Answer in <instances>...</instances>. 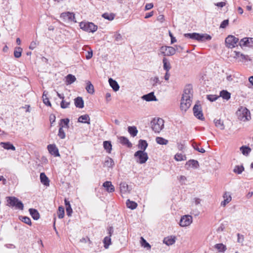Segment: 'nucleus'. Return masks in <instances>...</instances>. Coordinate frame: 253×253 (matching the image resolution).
Returning <instances> with one entry per match:
<instances>
[{"label": "nucleus", "mask_w": 253, "mask_h": 253, "mask_svg": "<svg viewBox=\"0 0 253 253\" xmlns=\"http://www.w3.org/2000/svg\"><path fill=\"white\" fill-rule=\"evenodd\" d=\"M64 209L63 207H59L57 211L58 216L59 218H63L64 216Z\"/></svg>", "instance_id": "nucleus-46"}, {"label": "nucleus", "mask_w": 253, "mask_h": 253, "mask_svg": "<svg viewBox=\"0 0 253 253\" xmlns=\"http://www.w3.org/2000/svg\"><path fill=\"white\" fill-rule=\"evenodd\" d=\"M214 123L215 126L218 128L219 129L221 130H223L224 129L223 121L221 120L220 119H215L214 120Z\"/></svg>", "instance_id": "nucleus-29"}, {"label": "nucleus", "mask_w": 253, "mask_h": 253, "mask_svg": "<svg viewBox=\"0 0 253 253\" xmlns=\"http://www.w3.org/2000/svg\"><path fill=\"white\" fill-rule=\"evenodd\" d=\"M29 212L31 215L34 219L37 220L40 218L39 213L36 210L33 209H30Z\"/></svg>", "instance_id": "nucleus-34"}, {"label": "nucleus", "mask_w": 253, "mask_h": 253, "mask_svg": "<svg viewBox=\"0 0 253 253\" xmlns=\"http://www.w3.org/2000/svg\"><path fill=\"white\" fill-rule=\"evenodd\" d=\"M108 233L109 234V236H111L113 232V228L112 227H109L108 229Z\"/></svg>", "instance_id": "nucleus-62"}, {"label": "nucleus", "mask_w": 253, "mask_h": 253, "mask_svg": "<svg viewBox=\"0 0 253 253\" xmlns=\"http://www.w3.org/2000/svg\"><path fill=\"white\" fill-rule=\"evenodd\" d=\"M76 78L75 76L69 74L66 78V83L67 84H70L75 82Z\"/></svg>", "instance_id": "nucleus-36"}, {"label": "nucleus", "mask_w": 253, "mask_h": 253, "mask_svg": "<svg viewBox=\"0 0 253 253\" xmlns=\"http://www.w3.org/2000/svg\"><path fill=\"white\" fill-rule=\"evenodd\" d=\"M223 201L220 203V206L222 207H225L232 200L231 194L230 192L225 191L222 195Z\"/></svg>", "instance_id": "nucleus-13"}, {"label": "nucleus", "mask_w": 253, "mask_h": 253, "mask_svg": "<svg viewBox=\"0 0 253 253\" xmlns=\"http://www.w3.org/2000/svg\"><path fill=\"white\" fill-rule=\"evenodd\" d=\"M66 212L68 216H70L72 213V209L71 208V205H68L67 207H66Z\"/></svg>", "instance_id": "nucleus-55"}, {"label": "nucleus", "mask_w": 253, "mask_h": 253, "mask_svg": "<svg viewBox=\"0 0 253 253\" xmlns=\"http://www.w3.org/2000/svg\"><path fill=\"white\" fill-rule=\"evenodd\" d=\"M225 45L228 48H232L236 45L239 42V39L233 35H229L225 39Z\"/></svg>", "instance_id": "nucleus-9"}, {"label": "nucleus", "mask_w": 253, "mask_h": 253, "mask_svg": "<svg viewBox=\"0 0 253 253\" xmlns=\"http://www.w3.org/2000/svg\"><path fill=\"white\" fill-rule=\"evenodd\" d=\"M214 247L218 252L220 253H223L226 250V246L222 243L216 244L214 245Z\"/></svg>", "instance_id": "nucleus-32"}, {"label": "nucleus", "mask_w": 253, "mask_h": 253, "mask_svg": "<svg viewBox=\"0 0 253 253\" xmlns=\"http://www.w3.org/2000/svg\"><path fill=\"white\" fill-rule=\"evenodd\" d=\"M108 81L110 85L115 91H117L119 90L120 86L116 81L114 80L112 78H110Z\"/></svg>", "instance_id": "nucleus-21"}, {"label": "nucleus", "mask_w": 253, "mask_h": 253, "mask_svg": "<svg viewBox=\"0 0 253 253\" xmlns=\"http://www.w3.org/2000/svg\"><path fill=\"white\" fill-rule=\"evenodd\" d=\"M0 145L5 149L15 150V147L10 142H0Z\"/></svg>", "instance_id": "nucleus-27"}, {"label": "nucleus", "mask_w": 253, "mask_h": 253, "mask_svg": "<svg viewBox=\"0 0 253 253\" xmlns=\"http://www.w3.org/2000/svg\"><path fill=\"white\" fill-rule=\"evenodd\" d=\"M153 7V4L152 3H147L145 6V10H148Z\"/></svg>", "instance_id": "nucleus-57"}, {"label": "nucleus", "mask_w": 253, "mask_h": 253, "mask_svg": "<svg viewBox=\"0 0 253 253\" xmlns=\"http://www.w3.org/2000/svg\"><path fill=\"white\" fill-rule=\"evenodd\" d=\"M40 179L41 182L45 186H49V179L44 173H41L40 174Z\"/></svg>", "instance_id": "nucleus-28"}, {"label": "nucleus", "mask_w": 253, "mask_h": 253, "mask_svg": "<svg viewBox=\"0 0 253 253\" xmlns=\"http://www.w3.org/2000/svg\"><path fill=\"white\" fill-rule=\"evenodd\" d=\"M47 149L50 154L54 155L55 157L60 156L58 149L55 144H49L47 146Z\"/></svg>", "instance_id": "nucleus-16"}, {"label": "nucleus", "mask_w": 253, "mask_h": 253, "mask_svg": "<svg viewBox=\"0 0 253 253\" xmlns=\"http://www.w3.org/2000/svg\"><path fill=\"white\" fill-rule=\"evenodd\" d=\"M141 244L142 246H143L144 248H146L149 250L151 249V246L150 244L147 243L143 237H141Z\"/></svg>", "instance_id": "nucleus-49"}, {"label": "nucleus", "mask_w": 253, "mask_h": 253, "mask_svg": "<svg viewBox=\"0 0 253 253\" xmlns=\"http://www.w3.org/2000/svg\"><path fill=\"white\" fill-rule=\"evenodd\" d=\"M244 170V168L242 165H237L233 169V171L237 174H241Z\"/></svg>", "instance_id": "nucleus-42"}, {"label": "nucleus", "mask_w": 253, "mask_h": 253, "mask_svg": "<svg viewBox=\"0 0 253 253\" xmlns=\"http://www.w3.org/2000/svg\"><path fill=\"white\" fill-rule=\"evenodd\" d=\"M142 98L143 100H145L147 101H156L157 99L156 96L154 95L153 92H151L147 94L144 95L142 97Z\"/></svg>", "instance_id": "nucleus-22"}, {"label": "nucleus", "mask_w": 253, "mask_h": 253, "mask_svg": "<svg viewBox=\"0 0 253 253\" xmlns=\"http://www.w3.org/2000/svg\"><path fill=\"white\" fill-rule=\"evenodd\" d=\"M193 110L194 115L197 118L201 120L204 119L202 107L199 103L194 105Z\"/></svg>", "instance_id": "nucleus-11"}, {"label": "nucleus", "mask_w": 253, "mask_h": 253, "mask_svg": "<svg viewBox=\"0 0 253 253\" xmlns=\"http://www.w3.org/2000/svg\"><path fill=\"white\" fill-rule=\"evenodd\" d=\"M80 27L83 30L94 33L97 30V26L92 22H82L80 23Z\"/></svg>", "instance_id": "nucleus-6"}, {"label": "nucleus", "mask_w": 253, "mask_h": 253, "mask_svg": "<svg viewBox=\"0 0 253 253\" xmlns=\"http://www.w3.org/2000/svg\"><path fill=\"white\" fill-rule=\"evenodd\" d=\"M153 15H154V12L153 11H151V12H150L149 13H147L145 15V19H148V18L151 17V16H152Z\"/></svg>", "instance_id": "nucleus-59"}, {"label": "nucleus", "mask_w": 253, "mask_h": 253, "mask_svg": "<svg viewBox=\"0 0 253 253\" xmlns=\"http://www.w3.org/2000/svg\"><path fill=\"white\" fill-rule=\"evenodd\" d=\"M184 37L197 40L200 42H205L207 41H210L211 39V37L208 34L197 33L185 34Z\"/></svg>", "instance_id": "nucleus-2"}, {"label": "nucleus", "mask_w": 253, "mask_h": 253, "mask_svg": "<svg viewBox=\"0 0 253 253\" xmlns=\"http://www.w3.org/2000/svg\"><path fill=\"white\" fill-rule=\"evenodd\" d=\"M114 165L113 160L110 158H107L105 161V165L108 167H112Z\"/></svg>", "instance_id": "nucleus-47"}, {"label": "nucleus", "mask_w": 253, "mask_h": 253, "mask_svg": "<svg viewBox=\"0 0 253 253\" xmlns=\"http://www.w3.org/2000/svg\"><path fill=\"white\" fill-rule=\"evenodd\" d=\"M104 246L105 249H108L111 244V236L106 237L103 240Z\"/></svg>", "instance_id": "nucleus-43"}, {"label": "nucleus", "mask_w": 253, "mask_h": 253, "mask_svg": "<svg viewBox=\"0 0 253 253\" xmlns=\"http://www.w3.org/2000/svg\"><path fill=\"white\" fill-rule=\"evenodd\" d=\"M176 239L174 236H169L164 238L163 242L168 246L172 245L175 243Z\"/></svg>", "instance_id": "nucleus-19"}, {"label": "nucleus", "mask_w": 253, "mask_h": 253, "mask_svg": "<svg viewBox=\"0 0 253 253\" xmlns=\"http://www.w3.org/2000/svg\"><path fill=\"white\" fill-rule=\"evenodd\" d=\"M92 50H90V51H88L85 55L86 58L87 59H89L92 57Z\"/></svg>", "instance_id": "nucleus-58"}, {"label": "nucleus", "mask_w": 253, "mask_h": 253, "mask_svg": "<svg viewBox=\"0 0 253 253\" xmlns=\"http://www.w3.org/2000/svg\"><path fill=\"white\" fill-rule=\"evenodd\" d=\"M228 25V20H224L221 24H220V27L221 28H225Z\"/></svg>", "instance_id": "nucleus-56"}, {"label": "nucleus", "mask_w": 253, "mask_h": 253, "mask_svg": "<svg viewBox=\"0 0 253 253\" xmlns=\"http://www.w3.org/2000/svg\"><path fill=\"white\" fill-rule=\"evenodd\" d=\"M61 18L66 22H76L74 14L70 12H63L61 14Z\"/></svg>", "instance_id": "nucleus-15"}, {"label": "nucleus", "mask_w": 253, "mask_h": 253, "mask_svg": "<svg viewBox=\"0 0 253 253\" xmlns=\"http://www.w3.org/2000/svg\"><path fill=\"white\" fill-rule=\"evenodd\" d=\"M128 131L133 137L136 136L138 132L137 129L135 126H129L128 127Z\"/></svg>", "instance_id": "nucleus-41"}, {"label": "nucleus", "mask_w": 253, "mask_h": 253, "mask_svg": "<svg viewBox=\"0 0 253 253\" xmlns=\"http://www.w3.org/2000/svg\"><path fill=\"white\" fill-rule=\"evenodd\" d=\"M219 97H221L223 99L226 101L230 99L231 93L226 90H223L220 92Z\"/></svg>", "instance_id": "nucleus-26"}, {"label": "nucleus", "mask_w": 253, "mask_h": 253, "mask_svg": "<svg viewBox=\"0 0 253 253\" xmlns=\"http://www.w3.org/2000/svg\"><path fill=\"white\" fill-rule=\"evenodd\" d=\"M111 94L110 93H107L106 94V99L107 101H109L111 100Z\"/></svg>", "instance_id": "nucleus-63"}, {"label": "nucleus", "mask_w": 253, "mask_h": 253, "mask_svg": "<svg viewBox=\"0 0 253 253\" xmlns=\"http://www.w3.org/2000/svg\"><path fill=\"white\" fill-rule=\"evenodd\" d=\"M151 127L155 132H160L164 126V121L161 118H154L151 123Z\"/></svg>", "instance_id": "nucleus-4"}, {"label": "nucleus", "mask_w": 253, "mask_h": 253, "mask_svg": "<svg viewBox=\"0 0 253 253\" xmlns=\"http://www.w3.org/2000/svg\"><path fill=\"white\" fill-rule=\"evenodd\" d=\"M103 186L106 188L108 192H113L115 191V187L110 181L105 182L103 184Z\"/></svg>", "instance_id": "nucleus-20"}, {"label": "nucleus", "mask_w": 253, "mask_h": 253, "mask_svg": "<svg viewBox=\"0 0 253 253\" xmlns=\"http://www.w3.org/2000/svg\"><path fill=\"white\" fill-rule=\"evenodd\" d=\"M103 147L104 149L106 150V151L110 153L112 150V144L110 141H105L103 142Z\"/></svg>", "instance_id": "nucleus-37"}, {"label": "nucleus", "mask_w": 253, "mask_h": 253, "mask_svg": "<svg viewBox=\"0 0 253 253\" xmlns=\"http://www.w3.org/2000/svg\"><path fill=\"white\" fill-rule=\"evenodd\" d=\"M21 221L26 224H27L29 225H31L32 224L31 219L29 217H26V216H22L20 218Z\"/></svg>", "instance_id": "nucleus-51"}, {"label": "nucleus", "mask_w": 253, "mask_h": 253, "mask_svg": "<svg viewBox=\"0 0 253 253\" xmlns=\"http://www.w3.org/2000/svg\"><path fill=\"white\" fill-rule=\"evenodd\" d=\"M85 89L87 92L90 94H93L94 92L93 85L89 81H88L86 83V86Z\"/></svg>", "instance_id": "nucleus-39"}, {"label": "nucleus", "mask_w": 253, "mask_h": 253, "mask_svg": "<svg viewBox=\"0 0 253 253\" xmlns=\"http://www.w3.org/2000/svg\"><path fill=\"white\" fill-rule=\"evenodd\" d=\"M219 97V96H217L216 95H212V94H210V95H207V98L210 100V101L211 102H213L214 101H215L217 99V98H218Z\"/></svg>", "instance_id": "nucleus-50"}, {"label": "nucleus", "mask_w": 253, "mask_h": 253, "mask_svg": "<svg viewBox=\"0 0 253 253\" xmlns=\"http://www.w3.org/2000/svg\"><path fill=\"white\" fill-rule=\"evenodd\" d=\"M126 205L128 208L134 210L137 207V205L135 202L127 200L126 202Z\"/></svg>", "instance_id": "nucleus-40"}, {"label": "nucleus", "mask_w": 253, "mask_h": 253, "mask_svg": "<svg viewBox=\"0 0 253 253\" xmlns=\"http://www.w3.org/2000/svg\"><path fill=\"white\" fill-rule=\"evenodd\" d=\"M134 157L137 163L143 164L146 162L148 159V156L147 153L143 150H138L134 153Z\"/></svg>", "instance_id": "nucleus-5"}, {"label": "nucleus", "mask_w": 253, "mask_h": 253, "mask_svg": "<svg viewBox=\"0 0 253 253\" xmlns=\"http://www.w3.org/2000/svg\"><path fill=\"white\" fill-rule=\"evenodd\" d=\"M253 191H250L247 194V197L248 198H251L253 196Z\"/></svg>", "instance_id": "nucleus-64"}, {"label": "nucleus", "mask_w": 253, "mask_h": 253, "mask_svg": "<svg viewBox=\"0 0 253 253\" xmlns=\"http://www.w3.org/2000/svg\"><path fill=\"white\" fill-rule=\"evenodd\" d=\"M156 141L157 143L161 145H167L168 143V140L164 139L163 137H157L156 138Z\"/></svg>", "instance_id": "nucleus-44"}, {"label": "nucleus", "mask_w": 253, "mask_h": 253, "mask_svg": "<svg viewBox=\"0 0 253 253\" xmlns=\"http://www.w3.org/2000/svg\"><path fill=\"white\" fill-rule=\"evenodd\" d=\"M160 51L165 56H171L175 53L176 49L172 46H164L161 47Z\"/></svg>", "instance_id": "nucleus-10"}, {"label": "nucleus", "mask_w": 253, "mask_h": 253, "mask_svg": "<svg viewBox=\"0 0 253 253\" xmlns=\"http://www.w3.org/2000/svg\"><path fill=\"white\" fill-rule=\"evenodd\" d=\"M75 104L77 107L83 108L84 106V101L82 97H78L75 99Z\"/></svg>", "instance_id": "nucleus-31"}, {"label": "nucleus", "mask_w": 253, "mask_h": 253, "mask_svg": "<svg viewBox=\"0 0 253 253\" xmlns=\"http://www.w3.org/2000/svg\"><path fill=\"white\" fill-rule=\"evenodd\" d=\"M148 146V143L145 140H140L138 141V147L140 150L145 151Z\"/></svg>", "instance_id": "nucleus-33"}, {"label": "nucleus", "mask_w": 253, "mask_h": 253, "mask_svg": "<svg viewBox=\"0 0 253 253\" xmlns=\"http://www.w3.org/2000/svg\"><path fill=\"white\" fill-rule=\"evenodd\" d=\"M174 160L177 162H180L186 160V156L182 153H177L174 156Z\"/></svg>", "instance_id": "nucleus-23"}, {"label": "nucleus", "mask_w": 253, "mask_h": 253, "mask_svg": "<svg viewBox=\"0 0 253 253\" xmlns=\"http://www.w3.org/2000/svg\"><path fill=\"white\" fill-rule=\"evenodd\" d=\"M193 96L192 89L190 86L185 88L180 103V109L186 112L190 107Z\"/></svg>", "instance_id": "nucleus-1"}, {"label": "nucleus", "mask_w": 253, "mask_h": 253, "mask_svg": "<svg viewBox=\"0 0 253 253\" xmlns=\"http://www.w3.org/2000/svg\"><path fill=\"white\" fill-rule=\"evenodd\" d=\"M22 49L20 47H17L15 48L14 55L16 58H19L21 56Z\"/></svg>", "instance_id": "nucleus-45"}, {"label": "nucleus", "mask_w": 253, "mask_h": 253, "mask_svg": "<svg viewBox=\"0 0 253 253\" xmlns=\"http://www.w3.org/2000/svg\"><path fill=\"white\" fill-rule=\"evenodd\" d=\"M240 150L242 153L245 156H248L251 152V149L248 146H243L240 147Z\"/></svg>", "instance_id": "nucleus-35"}, {"label": "nucleus", "mask_w": 253, "mask_h": 253, "mask_svg": "<svg viewBox=\"0 0 253 253\" xmlns=\"http://www.w3.org/2000/svg\"><path fill=\"white\" fill-rule=\"evenodd\" d=\"M169 77H170V74H169V72H166V74L165 75V76H164L165 80L166 81H169Z\"/></svg>", "instance_id": "nucleus-61"}, {"label": "nucleus", "mask_w": 253, "mask_h": 253, "mask_svg": "<svg viewBox=\"0 0 253 253\" xmlns=\"http://www.w3.org/2000/svg\"><path fill=\"white\" fill-rule=\"evenodd\" d=\"M38 42L37 41H33L30 43V45L29 46V48L30 49L33 50L36 47V46L38 45Z\"/></svg>", "instance_id": "nucleus-54"}, {"label": "nucleus", "mask_w": 253, "mask_h": 253, "mask_svg": "<svg viewBox=\"0 0 253 253\" xmlns=\"http://www.w3.org/2000/svg\"><path fill=\"white\" fill-rule=\"evenodd\" d=\"M102 17L109 21H112L114 19V15L113 14L105 13L102 15Z\"/></svg>", "instance_id": "nucleus-48"}, {"label": "nucleus", "mask_w": 253, "mask_h": 253, "mask_svg": "<svg viewBox=\"0 0 253 253\" xmlns=\"http://www.w3.org/2000/svg\"><path fill=\"white\" fill-rule=\"evenodd\" d=\"M193 222V217L190 215H184L181 217L179 225L182 227L190 226Z\"/></svg>", "instance_id": "nucleus-8"}, {"label": "nucleus", "mask_w": 253, "mask_h": 253, "mask_svg": "<svg viewBox=\"0 0 253 253\" xmlns=\"http://www.w3.org/2000/svg\"><path fill=\"white\" fill-rule=\"evenodd\" d=\"M70 104L69 102H67L64 99L62 100L60 106L62 108L65 109L69 107Z\"/></svg>", "instance_id": "nucleus-53"}, {"label": "nucleus", "mask_w": 253, "mask_h": 253, "mask_svg": "<svg viewBox=\"0 0 253 253\" xmlns=\"http://www.w3.org/2000/svg\"><path fill=\"white\" fill-rule=\"evenodd\" d=\"M199 166V165L198 162L195 160H189L185 164V167L187 169L190 168L197 169Z\"/></svg>", "instance_id": "nucleus-17"}, {"label": "nucleus", "mask_w": 253, "mask_h": 253, "mask_svg": "<svg viewBox=\"0 0 253 253\" xmlns=\"http://www.w3.org/2000/svg\"><path fill=\"white\" fill-rule=\"evenodd\" d=\"M238 119L241 121L246 122L251 119L250 111L244 107H240L236 112Z\"/></svg>", "instance_id": "nucleus-3"}, {"label": "nucleus", "mask_w": 253, "mask_h": 253, "mask_svg": "<svg viewBox=\"0 0 253 253\" xmlns=\"http://www.w3.org/2000/svg\"><path fill=\"white\" fill-rule=\"evenodd\" d=\"M58 135L61 139H64L65 138V133L62 128V127H60L59 129Z\"/></svg>", "instance_id": "nucleus-52"}, {"label": "nucleus", "mask_w": 253, "mask_h": 253, "mask_svg": "<svg viewBox=\"0 0 253 253\" xmlns=\"http://www.w3.org/2000/svg\"><path fill=\"white\" fill-rule=\"evenodd\" d=\"M120 191L122 197H124V195L129 193L130 190L129 189L127 184L126 182H122L120 185Z\"/></svg>", "instance_id": "nucleus-18"}, {"label": "nucleus", "mask_w": 253, "mask_h": 253, "mask_svg": "<svg viewBox=\"0 0 253 253\" xmlns=\"http://www.w3.org/2000/svg\"><path fill=\"white\" fill-rule=\"evenodd\" d=\"M225 4L226 3L224 2H220L215 3V5L218 7H222L225 5Z\"/></svg>", "instance_id": "nucleus-60"}, {"label": "nucleus", "mask_w": 253, "mask_h": 253, "mask_svg": "<svg viewBox=\"0 0 253 253\" xmlns=\"http://www.w3.org/2000/svg\"><path fill=\"white\" fill-rule=\"evenodd\" d=\"M239 45L241 47H253V38H244L239 42Z\"/></svg>", "instance_id": "nucleus-14"}, {"label": "nucleus", "mask_w": 253, "mask_h": 253, "mask_svg": "<svg viewBox=\"0 0 253 253\" xmlns=\"http://www.w3.org/2000/svg\"><path fill=\"white\" fill-rule=\"evenodd\" d=\"M47 95V92L46 91H44L42 94L43 102L46 105H47L48 106H51V104Z\"/></svg>", "instance_id": "nucleus-38"}, {"label": "nucleus", "mask_w": 253, "mask_h": 253, "mask_svg": "<svg viewBox=\"0 0 253 253\" xmlns=\"http://www.w3.org/2000/svg\"><path fill=\"white\" fill-rule=\"evenodd\" d=\"M163 68L166 72H169L171 69V65L169 60L166 58L163 59Z\"/></svg>", "instance_id": "nucleus-30"}, {"label": "nucleus", "mask_w": 253, "mask_h": 253, "mask_svg": "<svg viewBox=\"0 0 253 253\" xmlns=\"http://www.w3.org/2000/svg\"><path fill=\"white\" fill-rule=\"evenodd\" d=\"M120 143L123 145H125L128 147H131L132 146L131 143L129 141L128 139L124 136H120L118 137Z\"/></svg>", "instance_id": "nucleus-24"}, {"label": "nucleus", "mask_w": 253, "mask_h": 253, "mask_svg": "<svg viewBox=\"0 0 253 253\" xmlns=\"http://www.w3.org/2000/svg\"><path fill=\"white\" fill-rule=\"evenodd\" d=\"M233 57L238 60V62H244L246 61H251L248 55L243 54L239 51H234L233 54Z\"/></svg>", "instance_id": "nucleus-12"}, {"label": "nucleus", "mask_w": 253, "mask_h": 253, "mask_svg": "<svg viewBox=\"0 0 253 253\" xmlns=\"http://www.w3.org/2000/svg\"><path fill=\"white\" fill-rule=\"evenodd\" d=\"M7 199V202L10 206L15 207L16 209L21 210L23 209V204L16 197H8Z\"/></svg>", "instance_id": "nucleus-7"}, {"label": "nucleus", "mask_w": 253, "mask_h": 253, "mask_svg": "<svg viewBox=\"0 0 253 253\" xmlns=\"http://www.w3.org/2000/svg\"><path fill=\"white\" fill-rule=\"evenodd\" d=\"M90 118L88 115H82L78 118V122L82 123L90 124Z\"/></svg>", "instance_id": "nucleus-25"}]
</instances>
